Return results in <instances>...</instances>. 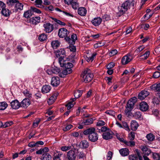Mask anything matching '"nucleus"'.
I'll return each mask as SVG.
<instances>
[{"label": "nucleus", "mask_w": 160, "mask_h": 160, "mask_svg": "<svg viewBox=\"0 0 160 160\" xmlns=\"http://www.w3.org/2000/svg\"><path fill=\"white\" fill-rule=\"evenodd\" d=\"M49 151V149L48 148L45 147L43 148H41L38 150L36 152V153L38 154H43L45 152H47Z\"/></svg>", "instance_id": "7c9ffc66"}, {"label": "nucleus", "mask_w": 160, "mask_h": 160, "mask_svg": "<svg viewBox=\"0 0 160 160\" xmlns=\"http://www.w3.org/2000/svg\"><path fill=\"white\" fill-rule=\"evenodd\" d=\"M65 39L70 44L73 45L75 44L76 40L77 39V37L76 34H73L71 35V38L67 37Z\"/></svg>", "instance_id": "9d476101"}, {"label": "nucleus", "mask_w": 160, "mask_h": 160, "mask_svg": "<svg viewBox=\"0 0 160 160\" xmlns=\"http://www.w3.org/2000/svg\"><path fill=\"white\" fill-rule=\"evenodd\" d=\"M60 44V42L58 40L52 41L51 42L52 47L53 49H56L58 47Z\"/></svg>", "instance_id": "bb28decb"}, {"label": "nucleus", "mask_w": 160, "mask_h": 160, "mask_svg": "<svg viewBox=\"0 0 160 160\" xmlns=\"http://www.w3.org/2000/svg\"><path fill=\"white\" fill-rule=\"evenodd\" d=\"M149 94V92L146 90H142L138 94V98L141 100H143Z\"/></svg>", "instance_id": "ddd939ff"}, {"label": "nucleus", "mask_w": 160, "mask_h": 160, "mask_svg": "<svg viewBox=\"0 0 160 160\" xmlns=\"http://www.w3.org/2000/svg\"><path fill=\"white\" fill-rule=\"evenodd\" d=\"M87 11L86 9L84 7H80L79 8L78 10V13L81 16H85L87 13Z\"/></svg>", "instance_id": "5701e85b"}, {"label": "nucleus", "mask_w": 160, "mask_h": 160, "mask_svg": "<svg viewBox=\"0 0 160 160\" xmlns=\"http://www.w3.org/2000/svg\"><path fill=\"white\" fill-rule=\"evenodd\" d=\"M23 15L24 17L27 18H29L31 16L32 14L30 11H28L24 13Z\"/></svg>", "instance_id": "6e6d98bb"}, {"label": "nucleus", "mask_w": 160, "mask_h": 160, "mask_svg": "<svg viewBox=\"0 0 160 160\" xmlns=\"http://www.w3.org/2000/svg\"><path fill=\"white\" fill-rule=\"evenodd\" d=\"M131 126L132 130H136L138 127V124L135 120H132L131 122Z\"/></svg>", "instance_id": "cd10ccee"}, {"label": "nucleus", "mask_w": 160, "mask_h": 160, "mask_svg": "<svg viewBox=\"0 0 160 160\" xmlns=\"http://www.w3.org/2000/svg\"><path fill=\"white\" fill-rule=\"evenodd\" d=\"M11 106L13 109H18L21 107L20 103L17 100H15L12 101L11 103Z\"/></svg>", "instance_id": "4468645a"}, {"label": "nucleus", "mask_w": 160, "mask_h": 160, "mask_svg": "<svg viewBox=\"0 0 160 160\" xmlns=\"http://www.w3.org/2000/svg\"><path fill=\"white\" fill-rule=\"evenodd\" d=\"M62 155V153L61 152L55 151L53 154V160H61L60 158Z\"/></svg>", "instance_id": "a211bd4d"}, {"label": "nucleus", "mask_w": 160, "mask_h": 160, "mask_svg": "<svg viewBox=\"0 0 160 160\" xmlns=\"http://www.w3.org/2000/svg\"><path fill=\"white\" fill-rule=\"evenodd\" d=\"M124 143L127 145L131 147H133L135 145V142L132 141H128L125 140Z\"/></svg>", "instance_id": "a18cd8bd"}, {"label": "nucleus", "mask_w": 160, "mask_h": 160, "mask_svg": "<svg viewBox=\"0 0 160 160\" xmlns=\"http://www.w3.org/2000/svg\"><path fill=\"white\" fill-rule=\"evenodd\" d=\"M60 83V81L59 77H55L52 78L51 84L52 86L57 87L59 84Z\"/></svg>", "instance_id": "2eb2a0df"}, {"label": "nucleus", "mask_w": 160, "mask_h": 160, "mask_svg": "<svg viewBox=\"0 0 160 160\" xmlns=\"http://www.w3.org/2000/svg\"><path fill=\"white\" fill-rule=\"evenodd\" d=\"M86 153L85 152H81L78 153L77 158L79 159L84 160L86 158Z\"/></svg>", "instance_id": "2f4dec72"}, {"label": "nucleus", "mask_w": 160, "mask_h": 160, "mask_svg": "<svg viewBox=\"0 0 160 160\" xmlns=\"http://www.w3.org/2000/svg\"><path fill=\"white\" fill-rule=\"evenodd\" d=\"M129 139L132 141L135 138V133L133 132H131L129 134Z\"/></svg>", "instance_id": "69168bd1"}, {"label": "nucleus", "mask_w": 160, "mask_h": 160, "mask_svg": "<svg viewBox=\"0 0 160 160\" xmlns=\"http://www.w3.org/2000/svg\"><path fill=\"white\" fill-rule=\"evenodd\" d=\"M51 89V87L49 85L43 86L42 89V91L43 93H46L49 92Z\"/></svg>", "instance_id": "a878e982"}, {"label": "nucleus", "mask_w": 160, "mask_h": 160, "mask_svg": "<svg viewBox=\"0 0 160 160\" xmlns=\"http://www.w3.org/2000/svg\"><path fill=\"white\" fill-rule=\"evenodd\" d=\"M1 12L3 15L6 17L9 16L11 13V11L8 9L6 8L1 10Z\"/></svg>", "instance_id": "393cba45"}, {"label": "nucleus", "mask_w": 160, "mask_h": 160, "mask_svg": "<svg viewBox=\"0 0 160 160\" xmlns=\"http://www.w3.org/2000/svg\"><path fill=\"white\" fill-rule=\"evenodd\" d=\"M52 19L55 22H57L58 24L62 26H65L66 24L65 23L62 22L59 20L57 19L54 18H52Z\"/></svg>", "instance_id": "09e8293b"}, {"label": "nucleus", "mask_w": 160, "mask_h": 160, "mask_svg": "<svg viewBox=\"0 0 160 160\" xmlns=\"http://www.w3.org/2000/svg\"><path fill=\"white\" fill-rule=\"evenodd\" d=\"M81 77L85 82L87 83L91 81L93 77V75L89 69H87L82 73Z\"/></svg>", "instance_id": "f03ea898"}, {"label": "nucleus", "mask_w": 160, "mask_h": 160, "mask_svg": "<svg viewBox=\"0 0 160 160\" xmlns=\"http://www.w3.org/2000/svg\"><path fill=\"white\" fill-rule=\"evenodd\" d=\"M30 104V100L28 98H25L20 102V106L21 107L26 109L29 106Z\"/></svg>", "instance_id": "6e6552de"}, {"label": "nucleus", "mask_w": 160, "mask_h": 160, "mask_svg": "<svg viewBox=\"0 0 160 160\" xmlns=\"http://www.w3.org/2000/svg\"><path fill=\"white\" fill-rule=\"evenodd\" d=\"M73 66L72 63L67 62L64 67L65 68V69L62 72V73L63 74V76L66 75L67 74H69L72 73V70L71 69L73 67Z\"/></svg>", "instance_id": "39448f33"}, {"label": "nucleus", "mask_w": 160, "mask_h": 160, "mask_svg": "<svg viewBox=\"0 0 160 160\" xmlns=\"http://www.w3.org/2000/svg\"><path fill=\"white\" fill-rule=\"evenodd\" d=\"M122 128L125 129L127 131L129 132L130 131V129L128 125L127 124V123L126 122H123L122 124Z\"/></svg>", "instance_id": "4d7b16f0"}, {"label": "nucleus", "mask_w": 160, "mask_h": 160, "mask_svg": "<svg viewBox=\"0 0 160 160\" xmlns=\"http://www.w3.org/2000/svg\"><path fill=\"white\" fill-rule=\"evenodd\" d=\"M52 68V70L53 71V73H54L55 74H57L60 71V69L59 68L54 66L53 67H51Z\"/></svg>", "instance_id": "603ef678"}, {"label": "nucleus", "mask_w": 160, "mask_h": 160, "mask_svg": "<svg viewBox=\"0 0 160 160\" xmlns=\"http://www.w3.org/2000/svg\"><path fill=\"white\" fill-rule=\"evenodd\" d=\"M130 160H138V158L136 155H130L129 156Z\"/></svg>", "instance_id": "774afa93"}, {"label": "nucleus", "mask_w": 160, "mask_h": 160, "mask_svg": "<svg viewBox=\"0 0 160 160\" xmlns=\"http://www.w3.org/2000/svg\"><path fill=\"white\" fill-rule=\"evenodd\" d=\"M82 91L81 90H77L74 92V96L76 99L79 98L82 95Z\"/></svg>", "instance_id": "37998d69"}, {"label": "nucleus", "mask_w": 160, "mask_h": 160, "mask_svg": "<svg viewBox=\"0 0 160 160\" xmlns=\"http://www.w3.org/2000/svg\"><path fill=\"white\" fill-rule=\"evenodd\" d=\"M76 100L75 98L71 99L69 102L65 105V106L67 108L68 110L70 109L75 103V101Z\"/></svg>", "instance_id": "aec40b11"}, {"label": "nucleus", "mask_w": 160, "mask_h": 160, "mask_svg": "<svg viewBox=\"0 0 160 160\" xmlns=\"http://www.w3.org/2000/svg\"><path fill=\"white\" fill-rule=\"evenodd\" d=\"M115 65V63L113 62H110L107 66V68L108 69H112Z\"/></svg>", "instance_id": "0e129e2a"}, {"label": "nucleus", "mask_w": 160, "mask_h": 160, "mask_svg": "<svg viewBox=\"0 0 160 160\" xmlns=\"http://www.w3.org/2000/svg\"><path fill=\"white\" fill-rule=\"evenodd\" d=\"M140 148L143 153L145 155H148L151 152V150L146 146L142 145Z\"/></svg>", "instance_id": "dca6fc26"}, {"label": "nucleus", "mask_w": 160, "mask_h": 160, "mask_svg": "<svg viewBox=\"0 0 160 160\" xmlns=\"http://www.w3.org/2000/svg\"><path fill=\"white\" fill-rule=\"evenodd\" d=\"M150 52L149 51H147L145 53L142 55L140 56V57H141V59L142 60H145L147 59L149 56Z\"/></svg>", "instance_id": "58836bf2"}, {"label": "nucleus", "mask_w": 160, "mask_h": 160, "mask_svg": "<svg viewBox=\"0 0 160 160\" xmlns=\"http://www.w3.org/2000/svg\"><path fill=\"white\" fill-rule=\"evenodd\" d=\"M65 54V51L63 49H60L56 52L57 57H58V56H60L61 55H64Z\"/></svg>", "instance_id": "f704fd0d"}, {"label": "nucleus", "mask_w": 160, "mask_h": 160, "mask_svg": "<svg viewBox=\"0 0 160 160\" xmlns=\"http://www.w3.org/2000/svg\"><path fill=\"white\" fill-rule=\"evenodd\" d=\"M13 124V122L11 121H8L5 122L4 124L3 125V128H6L10 126Z\"/></svg>", "instance_id": "de8ad7c7"}, {"label": "nucleus", "mask_w": 160, "mask_h": 160, "mask_svg": "<svg viewBox=\"0 0 160 160\" xmlns=\"http://www.w3.org/2000/svg\"><path fill=\"white\" fill-rule=\"evenodd\" d=\"M132 59V56L130 55L125 56L122 58V63L123 65H126L130 62Z\"/></svg>", "instance_id": "9b49d317"}, {"label": "nucleus", "mask_w": 160, "mask_h": 160, "mask_svg": "<svg viewBox=\"0 0 160 160\" xmlns=\"http://www.w3.org/2000/svg\"><path fill=\"white\" fill-rule=\"evenodd\" d=\"M23 93L24 95L27 97H28V98H30V97H31V96H32L31 93H30V92L29 91H28L27 90H24L23 92Z\"/></svg>", "instance_id": "13d9d810"}, {"label": "nucleus", "mask_w": 160, "mask_h": 160, "mask_svg": "<svg viewBox=\"0 0 160 160\" xmlns=\"http://www.w3.org/2000/svg\"><path fill=\"white\" fill-rule=\"evenodd\" d=\"M137 99L136 97H133L128 101L126 106V110H132L133 108L134 104L137 101Z\"/></svg>", "instance_id": "20e7f679"}, {"label": "nucleus", "mask_w": 160, "mask_h": 160, "mask_svg": "<svg viewBox=\"0 0 160 160\" xmlns=\"http://www.w3.org/2000/svg\"><path fill=\"white\" fill-rule=\"evenodd\" d=\"M113 133L111 131H108L103 133L102 135V138L105 140H108L112 138Z\"/></svg>", "instance_id": "f8f14e48"}, {"label": "nucleus", "mask_w": 160, "mask_h": 160, "mask_svg": "<svg viewBox=\"0 0 160 160\" xmlns=\"http://www.w3.org/2000/svg\"><path fill=\"white\" fill-rule=\"evenodd\" d=\"M104 43L102 42H98L94 44V47L95 48H97L99 47H101L104 45Z\"/></svg>", "instance_id": "864d4df0"}, {"label": "nucleus", "mask_w": 160, "mask_h": 160, "mask_svg": "<svg viewBox=\"0 0 160 160\" xmlns=\"http://www.w3.org/2000/svg\"><path fill=\"white\" fill-rule=\"evenodd\" d=\"M41 121V119L38 118L36 119L34 121L33 124V127L34 128H35L38 127V124Z\"/></svg>", "instance_id": "8fccbe9b"}, {"label": "nucleus", "mask_w": 160, "mask_h": 160, "mask_svg": "<svg viewBox=\"0 0 160 160\" xmlns=\"http://www.w3.org/2000/svg\"><path fill=\"white\" fill-rule=\"evenodd\" d=\"M67 158L68 160H75L76 154L75 152L73 150H70L67 153Z\"/></svg>", "instance_id": "1a4fd4ad"}, {"label": "nucleus", "mask_w": 160, "mask_h": 160, "mask_svg": "<svg viewBox=\"0 0 160 160\" xmlns=\"http://www.w3.org/2000/svg\"><path fill=\"white\" fill-rule=\"evenodd\" d=\"M119 152L122 156H126L129 155V151L127 148H122L119 150Z\"/></svg>", "instance_id": "412c9836"}, {"label": "nucleus", "mask_w": 160, "mask_h": 160, "mask_svg": "<svg viewBox=\"0 0 160 160\" xmlns=\"http://www.w3.org/2000/svg\"><path fill=\"white\" fill-rule=\"evenodd\" d=\"M93 122V119L92 118H89L86 119L82 122L84 125H89L92 124Z\"/></svg>", "instance_id": "c03bdc74"}, {"label": "nucleus", "mask_w": 160, "mask_h": 160, "mask_svg": "<svg viewBox=\"0 0 160 160\" xmlns=\"http://www.w3.org/2000/svg\"><path fill=\"white\" fill-rule=\"evenodd\" d=\"M118 53V51L116 49H114L112 50L109 53V56L110 57L116 54H117Z\"/></svg>", "instance_id": "338daca9"}, {"label": "nucleus", "mask_w": 160, "mask_h": 160, "mask_svg": "<svg viewBox=\"0 0 160 160\" xmlns=\"http://www.w3.org/2000/svg\"><path fill=\"white\" fill-rule=\"evenodd\" d=\"M102 21L101 18L100 17H97L94 18L92 21V24L95 26H98L100 24Z\"/></svg>", "instance_id": "6ab92c4d"}, {"label": "nucleus", "mask_w": 160, "mask_h": 160, "mask_svg": "<svg viewBox=\"0 0 160 160\" xmlns=\"http://www.w3.org/2000/svg\"><path fill=\"white\" fill-rule=\"evenodd\" d=\"M153 158L155 160H160V155L159 153H154L153 154Z\"/></svg>", "instance_id": "5fc2aeb1"}, {"label": "nucleus", "mask_w": 160, "mask_h": 160, "mask_svg": "<svg viewBox=\"0 0 160 160\" xmlns=\"http://www.w3.org/2000/svg\"><path fill=\"white\" fill-rule=\"evenodd\" d=\"M71 4L72 5V8L74 9H76L79 7L78 3L76 1H72Z\"/></svg>", "instance_id": "3c124183"}, {"label": "nucleus", "mask_w": 160, "mask_h": 160, "mask_svg": "<svg viewBox=\"0 0 160 160\" xmlns=\"http://www.w3.org/2000/svg\"><path fill=\"white\" fill-rule=\"evenodd\" d=\"M95 128L93 127L87 129L83 131L85 135H88L89 140L92 142H95L98 139V136L95 131Z\"/></svg>", "instance_id": "f257e3e1"}, {"label": "nucleus", "mask_w": 160, "mask_h": 160, "mask_svg": "<svg viewBox=\"0 0 160 160\" xmlns=\"http://www.w3.org/2000/svg\"><path fill=\"white\" fill-rule=\"evenodd\" d=\"M58 62L61 67H64L67 62L64 56H60L58 58Z\"/></svg>", "instance_id": "c85d7f7f"}, {"label": "nucleus", "mask_w": 160, "mask_h": 160, "mask_svg": "<svg viewBox=\"0 0 160 160\" xmlns=\"http://www.w3.org/2000/svg\"><path fill=\"white\" fill-rule=\"evenodd\" d=\"M43 27L44 28V31L47 33L51 32L54 29L53 25L50 23H46L44 24Z\"/></svg>", "instance_id": "423d86ee"}, {"label": "nucleus", "mask_w": 160, "mask_h": 160, "mask_svg": "<svg viewBox=\"0 0 160 160\" xmlns=\"http://www.w3.org/2000/svg\"><path fill=\"white\" fill-rule=\"evenodd\" d=\"M131 3L129 1H126L118 8L119 12L121 15L123 14L129 8Z\"/></svg>", "instance_id": "7ed1b4c3"}, {"label": "nucleus", "mask_w": 160, "mask_h": 160, "mask_svg": "<svg viewBox=\"0 0 160 160\" xmlns=\"http://www.w3.org/2000/svg\"><path fill=\"white\" fill-rule=\"evenodd\" d=\"M42 160H51V156L47 152L43 153L41 157Z\"/></svg>", "instance_id": "c756f323"}, {"label": "nucleus", "mask_w": 160, "mask_h": 160, "mask_svg": "<svg viewBox=\"0 0 160 160\" xmlns=\"http://www.w3.org/2000/svg\"><path fill=\"white\" fill-rule=\"evenodd\" d=\"M133 117L136 119H141L143 118L141 112L139 111H137L134 113Z\"/></svg>", "instance_id": "72a5a7b5"}, {"label": "nucleus", "mask_w": 160, "mask_h": 160, "mask_svg": "<svg viewBox=\"0 0 160 160\" xmlns=\"http://www.w3.org/2000/svg\"><path fill=\"white\" fill-rule=\"evenodd\" d=\"M45 9L47 11H53L54 10V8L52 5H50L48 6H46L45 7Z\"/></svg>", "instance_id": "680f3d73"}, {"label": "nucleus", "mask_w": 160, "mask_h": 160, "mask_svg": "<svg viewBox=\"0 0 160 160\" xmlns=\"http://www.w3.org/2000/svg\"><path fill=\"white\" fill-rule=\"evenodd\" d=\"M8 106V104L6 102H0V110H5Z\"/></svg>", "instance_id": "e433bc0d"}, {"label": "nucleus", "mask_w": 160, "mask_h": 160, "mask_svg": "<svg viewBox=\"0 0 160 160\" xmlns=\"http://www.w3.org/2000/svg\"><path fill=\"white\" fill-rule=\"evenodd\" d=\"M145 48V47L143 45H142L138 47L135 50L137 53L140 52L143 50Z\"/></svg>", "instance_id": "052dcab7"}, {"label": "nucleus", "mask_w": 160, "mask_h": 160, "mask_svg": "<svg viewBox=\"0 0 160 160\" xmlns=\"http://www.w3.org/2000/svg\"><path fill=\"white\" fill-rule=\"evenodd\" d=\"M105 124V122L102 120L99 121L97 122L96 126H102L104 125Z\"/></svg>", "instance_id": "e2e57ef3"}, {"label": "nucleus", "mask_w": 160, "mask_h": 160, "mask_svg": "<svg viewBox=\"0 0 160 160\" xmlns=\"http://www.w3.org/2000/svg\"><path fill=\"white\" fill-rule=\"evenodd\" d=\"M80 145L82 148H87L89 146L88 142L86 141H82L80 143Z\"/></svg>", "instance_id": "49530a36"}, {"label": "nucleus", "mask_w": 160, "mask_h": 160, "mask_svg": "<svg viewBox=\"0 0 160 160\" xmlns=\"http://www.w3.org/2000/svg\"><path fill=\"white\" fill-rule=\"evenodd\" d=\"M69 34L68 31L65 28H62L59 29L58 36L60 38H65L68 37Z\"/></svg>", "instance_id": "0eeeda50"}, {"label": "nucleus", "mask_w": 160, "mask_h": 160, "mask_svg": "<svg viewBox=\"0 0 160 160\" xmlns=\"http://www.w3.org/2000/svg\"><path fill=\"white\" fill-rule=\"evenodd\" d=\"M40 20V18L39 17H33L30 19V22L33 24L37 25L39 23Z\"/></svg>", "instance_id": "b1692460"}, {"label": "nucleus", "mask_w": 160, "mask_h": 160, "mask_svg": "<svg viewBox=\"0 0 160 160\" xmlns=\"http://www.w3.org/2000/svg\"><path fill=\"white\" fill-rule=\"evenodd\" d=\"M23 5L22 3L19 2L18 1L15 4V8L17 10H22L23 8Z\"/></svg>", "instance_id": "4c0bfd02"}, {"label": "nucleus", "mask_w": 160, "mask_h": 160, "mask_svg": "<svg viewBox=\"0 0 160 160\" xmlns=\"http://www.w3.org/2000/svg\"><path fill=\"white\" fill-rule=\"evenodd\" d=\"M139 108L140 110H148V106L146 102H142L139 104Z\"/></svg>", "instance_id": "4be33fe9"}, {"label": "nucleus", "mask_w": 160, "mask_h": 160, "mask_svg": "<svg viewBox=\"0 0 160 160\" xmlns=\"http://www.w3.org/2000/svg\"><path fill=\"white\" fill-rule=\"evenodd\" d=\"M96 53L94 52L91 56H86L85 59L88 62L90 61L92 62L94 58L96 56Z\"/></svg>", "instance_id": "473e14b6"}, {"label": "nucleus", "mask_w": 160, "mask_h": 160, "mask_svg": "<svg viewBox=\"0 0 160 160\" xmlns=\"http://www.w3.org/2000/svg\"><path fill=\"white\" fill-rule=\"evenodd\" d=\"M58 95V93H54L49 98L48 100V103L50 104H52L53 103L55 100L57 98V97Z\"/></svg>", "instance_id": "f3484780"}, {"label": "nucleus", "mask_w": 160, "mask_h": 160, "mask_svg": "<svg viewBox=\"0 0 160 160\" xmlns=\"http://www.w3.org/2000/svg\"><path fill=\"white\" fill-rule=\"evenodd\" d=\"M148 140L150 141H153L155 139V136L151 133L148 134L146 136Z\"/></svg>", "instance_id": "a19ab883"}, {"label": "nucleus", "mask_w": 160, "mask_h": 160, "mask_svg": "<svg viewBox=\"0 0 160 160\" xmlns=\"http://www.w3.org/2000/svg\"><path fill=\"white\" fill-rule=\"evenodd\" d=\"M125 112L126 114L128 117H133V115L134 114V113L132 112L133 111H125Z\"/></svg>", "instance_id": "bf43d9fd"}, {"label": "nucleus", "mask_w": 160, "mask_h": 160, "mask_svg": "<svg viewBox=\"0 0 160 160\" xmlns=\"http://www.w3.org/2000/svg\"><path fill=\"white\" fill-rule=\"evenodd\" d=\"M35 2L36 6L39 8H42L43 6L42 4V0H36Z\"/></svg>", "instance_id": "ea45409f"}, {"label": "nucleus", "mask_w": 160, "mask_h": 160, "mask_svg": "<svg viewBox=\"0 0 160 160\" xmlns=\"http://www.w3.org/2000/svg\"><path fill=\"white\" fill-rule=\"evenodd\" d=\"M151 88L157 91H160V83L158 84H155L151 86Z\"/></svg>", "instance_id": "79ce46f5"}, {"label": "nucleus", "mask_w": 160, "mask_h": 160, "mask_svg": "<svg viewBox=\"0 0 160 160\" xmlns=\"http://www.w3.org/2000/svg\"><path fill=\"white\" fill-rule=\"evenodd\" d=\"M47 39V36L45 33L40 34L38 38V39L41 42H43L46 40Z\"/></svg>", "instance_id": "c9c22d12"}]
</instances>
